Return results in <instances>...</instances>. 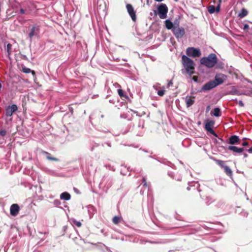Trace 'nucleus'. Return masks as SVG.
Segmentation results:
<instances>
[{
    "instance_id": "1",
    "label": "nucleus",
    "mask_w": 252,
    "mask_h": 252,
    "mask_svg": "<svg viewBox=\"0 0 252 252\" xmlns=\"http://www.w3.org/2000/svg\"><path fill=\"white\" fill-rule=\"evenodd\" d=\"M182 63L185 69L186 72L189 76L195 73V63L194 62L185 55L182 57Z\"/></svg>"
},
{
    "instance_id": "2",
    "label": "nucleus",
    "mask_w": 252,
    "mask_h": 252,
    "mask_svg": "<svg viewBox=\"0 0 252 252\" xmlns=\"http://www.w3.org/2000/svg\"><path fill=\"white\" fill-rule=\"evenodd\" d=\"M218 62L216 55L210 54L207 57H203L200 59V63L208 68H212L215 66Z\"/></svg>"
},
{
    "instance_id": "3",
    "label": "nucleus",
    "mask_w": 252,
    "mask_h": 252,
    "mask_svg": "<svg viewBox=\"0 0 252 252\" xmlns=\"http://www.w3.org/2000/svg\"><path fill=\"white\" fill-rule=\"evenodd\" d=\"M168 8L165 3H160L157 8V12L155 11V15L158 14L159 17L161 19H164L167 18Z\"/></svg>"
},
{
    "instance_id": "4",
    "label": "nucleus",
    "mask_w": 252,
    "mask_h": 252,
    "mask_svg": "<svg viewBox=\"0 0 252 252\" xmlns=\"http://www.w3.org/2000/svg\"><path fill=\"white\" fill-rule=\"evenodd\" d=\"M186 54L189 57L193 58L199 57L201 55V52L199 49L194 47H189L187 49Z\"/></svg>"
},
{
    "instance_id": "5",
    "label": "nucleus",
    "mask_w": 252,
    "mask_h": 252,
    "mask_svg": "<svg viewBox=\"0 0 252 252\" xmlns=\"http://www.w3.org/2000/svg\"><path fill=\"white\" fill-rule=\"evenodd\" d=\"M175 36L177 38H181L185 34V29L182 27H179V26H175L172 30Z\"/></svg>"
},
{
    "instance_id": "6",
    "label": "nucleus",
    "mask_w": 252,
    "mask_h": 252,
    "mask_svg": "<svg viewBox=\"0 0 252 252\" xmlns=\"http://www.w3.org/2000/svg\"><path fill=\"white\" fill-rule=\"evenodd\" d=\"M215 122L213 121L208 120L205 123V129L209 132L213 134L215 137H217L218 135L212 129V127L214 126Z\"/></svg>"
},
{
    "instance_id": "7",
    "label": "nucleus",
    "mask_w": 252,
    "mask_h": 252,
    "mask_svg": "<svg viewBox=\"0 0 252 252\" xmlns=\"http://www.w3.org/2000/svg\"><path fill=\"white\" fill-rule=\"evenodd\" d=\"M18 107L16 104L9 105L5 108V115L6 117H11L13 114L18 110Z\"/></svg>"
},
{
    "instance_id": "8",
    "label": "nucleus",
    "mask_w": 252,
    "mask_h": 252,
    "mask_svg": "<svg viewBox=\"0 0 252 252\" xmlns=\"http://www.w3.org/2000/svg\"><path fill=\"white\" fill-rule=\"evenodd\" d=\"M226 78V76L223 74H217L213 81L215 82L216 86H217L222 84Z\"/></svg>"
},
{
    "instance_id": "9",
    "label": "nucleus",
    "mask_w": 252,
    "mask_h": 252,
    "mask_svg": "<svg viewBox=\"0 0 252 252\" xmlns=\"http://www.w3.org/2000/svg\"><path fill=\"white\" fill-rule=\"evenodd\" d=\"M221 2V0H219L216 6L214 5H210L208 7V12L210 14L214 13L215 12H219L220 11Z\"/></svg>"
},
{
    "instance_id": "10",
    "label": "nucleus",
    "mask_w": 252,
    "mask_h": 252,
    "mask_svg": "<svg viewBox=\"0 0 252 252\" xmlns=\"http://www.w3.org/2000/svg\"><path fill=\"white\" fill-rule=\"evenodd\" d=\"M126 7L129 15L131 18V19L133 21L135 22L136 20V16L135 11H134L132 5L130 4H127Z\"/></svg>"
},
{
    "instance_id": "11",
    "label": "nucleus",
    "mask_w": 252,
    "mask_h": 252,
    "mask_svg": "<svg viewBox=\"0 0 252 252\" xmlns=\"http://www.w3.org/2000/svg\"><path fill=\"white\" fill-rule=\"evenodd\" d=\"M216 87L215 82H214L213 80H212L205 84L202 86V90L203 91H209Z\"/></svg>"
},
{
    "instance_id": "12",
    "label": "nucleus",
    "mask_w": 252,
    "mask_h": 252,
    "mask_svg": "<svg viewBox=\"0 0 252 252\" xmlns=\"http://www.w3.org/2000/svg\"><path fill=\"white\" fill-rule=\"evenodd\" d=\"M19 210V205L17 204H13L10 207V214L12 216H16L18 214Z\"/></svg>"
},
{
    "instance_id": "13",
    "label": "nucleus",
    "mask_w": 252,
    "mask_h": 252,
    "mask_svg": "<svg viewBox=\"0 0 252 252\" xmlns=\"http://www.w3.org/2000/svg\"><path fill=\"white\" fill-rule=\"evenodd\" d=\"M240 142V139L237 135H232L229 138V143L231 145H234L239 143Z\"/></svg>"
},
{
    "instance_id": "14",
    "label": "nucleus",
    "mask_w": 252,
    "mask_h": 252,
    "mask_svg": "<svg viewBox=\"0 0 252 252\" xmlns=\"http://www.w3.org/2000/svg\"><path fill=\"white\" fill-rule=\"evenodd\" d=\"M228 149L230 151H233L234 153H242L244 149L243 148H238L234 146H229L228 147Z\"/></svg>"
},
{
    "instance_id": "15",
    "label": "nucleus",
    "mask_w": 252,
    "mask_h": 252,
    "mask_svg": "<svg viewBox=\"0 0 252 252\" xmlns=\"http://www.w3.org/2000/svg\"><path fill=\"white\" fill-rule=\"evenodd\" d=\"M194 96H187L186 98V103L187 107H189L193 104L194 103Z\"/></svg>"
},
{
    "instance_id": "16",
    "label": "nucleus",
    "mask_w": 252,
    "mask_h": 252,
    "mask_svg": "<svg viewBox=\"0 0 252 252\" xmlns=\"http://www.w3.org/2000/svg\"><path fill=\"white\" fill-rule=\"evenodd\" d=\"M38 32L39 28L37 27L33 26L29 34V37L32 38L33 36L36 35Z\"/></svg>"
},
{
    "instance_id": "17",
    "label": "nucleus",
    "mask_w": 252,
    "mask_h": 252,
    "mask_svg": "<svg viewBox=\"0 0 252 252\" xmlns=\"http://www.w3.org/2000/svg\"><path fill=\"white\" fill-rule=\"evenodd\" d=\"M223 169L226 175L230 178H232L233 173L232 170L230 168V167L226 165L225 167H224Z\"/></svg>"
},
{
    "instance_id": "18",
    "label": "nucleus",
    "mask_w": 252,
    "mask_h": 252,
    "mask_svg": "<svg viewBox=\"0 0 252 252\" xmlns=\"http://www.w3.org/2000/svg\"><path fill=\"white\" fill-rule=\"evenodd\" d=\"M70 195L67 192H64L61 195V198L62 199H64L65 200H68L70 199Z\"/></svg>"
},
{
    "instance_id": "19",
    "label": "nucleus",
    "mask_w": 252,
    "mask_h": 252,
    "mask_svg": "<svg viewBox=\"0 0 252 252\" xmlns=\"http://www.w3.org/2000/svg\"><path fill=\"white\" fill-rule=\"evenodd\" d=\"M165 26L168 30L173 29L174 27L172 22L169 20H166L165 22Z\"/></svg>"
},
{
    "instance_id": "20",
    "label": "nucleus",
    "mask_w": 252,
    "mask_h": 252,
    "mask_svg": "<svg viewBox=\"0 0 252 252\" xmlns=\"http://www.w3.org/2000/svg\"><path fill=\"white\" fill-rule=\"evenodd\" d=\"M30 10L27 8V7H21L20 9V13L21 14H29L30 13Z\"/></svg>"
},
{
    "instance_id": "21",
    "label": "nucleus",
    "mask_w": 252,
    "mask_h": 252,
    "mask_svg": "<svg viewBox=\"0 0 252 252\" xmlns=\"http://www.w3.org/2000/svg\"><path fill=\"white\" fill-rule=\"evenodd\" d=\"M248 11L245 8H243L241 12L239 13V17L243 18L248 15Z\"/></svg>"
},
{
    "instance_id": "22",
    "label": "nucleus",
    "mask_w": 252,
    "mask_h": 252,
    "mask_svg": "<svg viewBox=\"0 0 252 252\" xmlns=\"http://www.w3.org/2000/svg\"><path fill=\"white\" fill-rule=\"evenodd\" d=\"M118 93L122 99H123V98H125L126 99L128 98V96L124 94V91L121 89L118 90Z\"/></svg>"
},
{
    "instance_id": "23",
    "label": "nucleus",
    "mask_w": 252,
    "mask_h": 252,
    "mask_svg": "<svg viewBox=\"0 0 252 252\" xmlns=\"http://www.w3.org/2000/svg\"><path fill=\"white\" fill-rule=\"evenodd\" d=\"M45 154L46 155V158L50 160L57 161L59 159L56 158L52 157L51 154L48 152H45Z\"/></svg>"
},
{
    "instance_id": "24",
    "label": "nucleus",
    "mask_w": 252,
    "mask_h": 252,
    "mask_svg": "<svg viewBox=\"0 0 252 252\" xmlns=\"http://www.w3.org/2000/svg\"><path fill=\"white\" fill-rule=\"evenodd\" d=\"M220 110L219 108H215L213 110V115L215 117H219L220 116Z\"/></svg>"
},
{
    "instance_id": "25",
    "label": "nucleus",
    "mask_w": 252,
    "mask_h": 252,
    "mask_svg": "<svg viewBox=\"0 0 252 252\" xmlns=\"http://www.w3.org/2000/svg\"><path fill=\"white\" fill-rule=\"evenodd\" d=\"M215 161L216 163L221 168H224V167L226 166L224 165L225 162L223 160L217 159L215 160Z\"/></svg>"
},
{
    "instance_id": "26",
    "label": "nucleus",
    "mask_w": 252,
    "mask_h": 252,
    "mask_svg": "<svg viewBox=\"0 0 252 252\" xmlns=\"http://www.w3.org/2000/svg\"><path fill=\"white\" fill-rule=\"evenodd\" d=\"M121 218L118 216H115L112 220L113 222L115 224H118L120 221Z\"/></svg>"
},
{
    "instance_id": "27",
    "label": "nucleus",
    "mask_w": 252,
    "mask_h": 252,
    "mask_svg": "<svg viewBox=\"0 0 252 252\" xmlns=\"http://www.w3.org/2000/svg\"><path fill=\"white\" fill-rule=\"evenodd\" d=\"M22 71L25 73H29L31 71V69L25 66L22 67Z\"/></svg>"
},
{
    "instance_id": "28",
    "label": "nucleus",
    "mask_w": 252,
    "mask_h": 252,
    "mask_svg": "<svg viewBox=\"0 0 252 252\" xmlns=\"http://www.w3.org/2000/svg\"><path fill=\"white\" fill-rule=\"evenodd\" d=\"M72 222L74 225L78 227H80L82 225V223L80 221H78L76 220H73Z\"/></svg>"
},
{
    "instance_id": "29",
    "label": "nucleus",
    "mask_w": 252,
    "mask_h": 252,
    "mask_svg": "<svg viewBox=\"0 0 252 252\" xmlns=\"http://www.w3.org/2000/svg\"><path fill=\"white\" fill-rule=\"evenodd\" d=\"M165 92V90H159L158 92V94L159 96H162L164 94Z\"/></svg>"
},
{
    "instance_id": "30",
    "label": "nucleus",
    "mask_w": 252,
    "mask_h": 252,
    "mask_svg": "<svg viewBox=\"0 0 252 252\" xmlns=\"http://www.w3.org/2000/svg\"><path fill=\"white\" fill-rule=\"evenodd\" d=\"M11 47H12V45L11 44L8 43L7 45V52H8V54H10L11 53Z\"/></svg>"
},
{
    "instance_id": "31",
    "label": "nucleus",
    "mask_w": 252,
    "mask_h": 252,
    "mask_svg": "<svg viewBox=\"0 0 252 252\" xmlns=\"http://www.w3.org/2000/svg\"><path fill=\"white\" fill-rule=\"evenodd\" d=\"M6 134V131L4 129L0 130V135L4 136Z\"/></svg>"
},
{
    "instance_id": "32",
    "label": "nucleus",
    "mask_w": 252,
    "mask_h": 252,
    "mask_svg": "<svg viewBox=\"0 0 252 252\" xmlns=\"http://www.w3.org/2000/svg\"><path fill=\"white\" fill-rule=\"evenodd\" d=\"M142 183H143V186L145 187H148V185L146 182V180L145 178H143L142 179Z\"/></svg>"
},
{
    "instance_id": "33",
    "label": "nucleus",
    "mask_w": 252,
    "mask_h": 252,
    "mask_svg": "<svg viewBox=\"0 0 252 252\" xmlns=\"http://www.w3.org/2000/svg\"><path fill=\"white\" fill-rule=\"evenodd\" d=\"M192 79L194 82H197L198 81V77L197 76H193Z\"/></svg>"
},
{
    "instance_id": "34",
    "label": "nucleus",
    "mask_w": 252,
    "mask_h": 252,
    "mask_svg": "<svg viewBox=\"0 0 252 252\" xmlns=\"http://www.w3.org/2000/svg\"><path fill=\"white\" fill-rule=\"evenodd\" d=\"M238 104L241 107H243L244 106V104L242 100H239L238 101Z\"/></svg>"
},
{
    "instance_id": "35",
    "label": "nucleus",
    "mask_w": 252,
    "mask_h": 252,
    "mask_svg": "<svg viewBox=\"0 0 252 252\" xmlns=\"http://www.w3.org/2000/svg\"><path fill=\"white\" fill-rule=\"evenodd\" d=\"M243 29H244V30H248V29H249V26L248 24H245L244 25V27Z\"/></svg>"
},
{
    "instance_id": "36",
    "label": "nucleus",
    "mask_w": 252,
    "mask_h": 252,
    "mask_svg": "<svg viewBox=\"0 0 252 252\" xmlns=\"http://www.w3.org/2000/svg\"><path fill=\"white\" fill-rule=\"evenodd\" d=\"M242 145L243 146H247L249 145V143L247 142H244L243 143H242Z\"/></svg>"
},
{
    "instance_id": "37",
    "label": "nucleus",
    "mask_w": 252,
    "mask_h": 252,
    "mask_svg": "<svg viewBox=\"0 0 252 252\" xmlns=\"http://www.w3.org/2000/svg\"><path fill=\"white\" fill-rule=\"evenodd\" d=\"M173 85V82H172V80H170L168 83V86H172Z\"/></svg>"
},
{
    "instance_id": "38",
    "label": "nucleus",
    "mask_w": 252,
    "mask_h": 252,
    "mask_svg": "<svg viewBox=\"0 0 252 252\" xmlns=\"http://www.w3.org/2000/svg\"><path fill=\"white\" fill-rule=\"evenodd\" d=\"M31 72L32 73V75L34 77L35 76V72L34 70H32Z\"/></svg>"
},
{
    "instance_id": "39",
    "label": "nucleus",
    "mask_w": 252,
    "mask_h": 252,
    "mask_svg": "<svg viewBox=\"0 0 252 252\" xmlns=\"http://www.w3.org/2000/svg\"><path fill=\"white\" fill-rule=\"evenodd\" d=\"M248 152L249 153H252V147L248 150Z\"/></svg>"
},
{
    "instance_id": "40",
    "label": "nucleus",
    "mask_w": 252,
    "mask_h": 252,
    "mask_svg": "<svg viewBox=\"0 0 252 252\" xmlns=\"http://www.w3.org/2000/svg\"><path fill=\"white\" fill-rule=\"evenodd\" d=\"M155 0L156 1H158V2H161V1H163V0Z\"/></svg>"
},
{
    "instance_id": "41",
    "label": "nucleus",
    "mask_w": 252,
    "mask_h": 252,
    "mask_svg": "<svg viewBox=\"0 0 252 252\" xmlns=\"http://www.w3.org/2000/svg\"><path fill=\"white\" fill-rule=\"evenodd\" d=\"M244 157H247L248 156L247 154H246V153H245V154H244Z\"/></svg>"
},
{
    "instance_id": "42",
    "label": "nucleus",
    "mask_w": 252,
    "mask_h": 252,
    "mask_svg": "<svg viewBox=\"0 0 252 252\" xmlns=\"http://www.w3.org/2000/svg\"><path fill=\"white\" fill-rule=\"evenodd\" d=\"M176 1H177L178 0H175Z\"/></svg>"
}]
</instances>
